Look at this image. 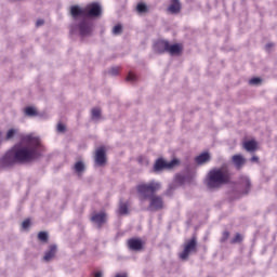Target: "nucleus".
<instances>
[{"label": "nucleus", "mask_w": 277, "mask_h": 277, "mask_svg": "<svg viewBox=\"0 0 277 277\" xmlns=\"http://www.w3.org/2000/svg\"><path fill=\"white\" fill-rule=\"evenodd\" d=\"M12 148L17 163H31L42 157V143L40 137L34 134L22 135L21 143Z\"/></svg>", "instance_id": "f257e3e1"}, {"label": "nucleus", "mask_w": 277, "mask_h": 277, "mask_svg": "<svg viewBox=\"0 0 277 277\" xmlns=\"http://www.w3.org/2000/svg\"><path fill=\"white\" fill-rule=\"evenodd\" d=\"M230 183V170L228 166L223 164L221 168H214L209 171L207 177L208 189H219L222 185Z\"/></svg>", "instance_id": "f03ea898"}, {"label": "nucleus", "mask_w": 277, "mask_h": 277, "mask_svg": "<svg viewBox=\"0 0 277 277\" xmlns=\"http://www.w3.org/2000/svg\"><path fill=\"white\" fill-rule=\"evenodd\" d=\"M94 32V23L88 17L80 18L69 26V34L78 35L80 38H90Z\"/></svg>", "instance_id": "7ed1b4c3"}, {"label": "nucleus", "mask_w": 277, "mask_h": 277, "mask_svg": "<svg viewBox=\"0 0 277 277\" xmlns=\"http://www.w3.org/2000/svg\"><path fill=\"white\" fill-rule=\"evenodd\" d=\"M159 189H161V183L153 180L147 184H138L136 186V192L137 194H140L141 198H143V200H148L150 198H153V196H155V194H157V192H159Z\"/></svg>", "instance_id": "20e7f679"}, {"label": "nucleus", "mask_w": 277, "mask_h": 277, "mask_svg": "<svg viewBox=\"0 0 277 277\" xmlns=\"http://www.w3.org/2000/svg\"><path fill=\"white\" fill-rule=\"evenodd\" d=\"M194 252H198V239L196 236H193L192 239L185 241L184 250L179 254V258L182 261H187L189 259V254Z\"/></svg>", "instance_id": "39448f33"}, {"label": "nucleus", "mask_w": 277, "mask_h": 277, "mask_svg": "<svg viewBox=\"0 0 277 277\" xmlns=\"http://www.w3.org/2000/svg\"><path fill=\"white\" fill-rule=\"evenodd\" d=\"M18 163L16 160V155L14 154L13 147L9 149L1 158H0V171L8 170Z\"/></svg>", "instance_id": "423d86ee"}, {"label": "nucleus", "mask_w": 277, "mask_h": 277, "mask_svg": "<svg viewBox=\"0 0 277 277\" xmlns=\"http://www.w3.org/2000/svg\"><path fill=\"white\" fill-rule=\"evenodd\" d=\"M179 159H173L170 162L163 160V158H158L154 164V172H163V170H172L175 166H179Z\"/></svg>", "instance_id": "0eeeda50"}, {"label": "nucleus", "mask_w": 277, "mask_h": 277, "mask_svg": "<svg viewBox=\"0 0 277 277\" xmlns=\"http://www.w3.org/2000/svg\"><path fill=\"white\" fill-rule=\"evenodd\" d=\"M84 10L87 18H96V16H101V14H103V8H101V4L96 2L89 4Z\"/></svg>", "instance_id": "6e6552de"}, {"label": "nucleus", "mask_w": 277, "mask_h": 277, "mask_svg": "<svg viewBox=\"0 0 277 277\" xmlns=\"http://www.w3.org/2000/svg\"><path fill=\"white\" fill-rule=\"evenodd\" d=\"M94 161L97 168H105V166H107V154H105V148L101 147L95 151Z\"/></svg>", "instance_id": "1a4fd4ad"}, {"label": "nucleus", "mask_w": 277, "mask_h": 277, "mask_svg": "<svg viewBox=\"0 0 277 277\" xmlns=\"http://www.w3.org/2000/svg\"><path fill=\"white\" fill-rule=\"evenodd\" d=\"M149 200L148 211H161V209H163V198H161V196L154 195Z\"/></svg>", "instance_id": "9d476101"}, {"label": "nucleus", "mask_w": 277, "mask_h": 277, "mask_svg": "<svg viewBox=\"0 0 277 277\" xmlns=\"http://www.w3.org/2000/svg\"><path fill=\"white\" fill-rule=\"evenodd\" d=\"M70 14L74 19V23H77V21H81V18H87L85 9H82L78 4L70 6Z\"/></svg>", "instance_id": "9b49d317"}, {"label": "nucleus", "mask_w": 277, "mask_h": 277, "mask_svg": "<svg viewBox=\"0 0 277 277\" xmlns=\"http://www.w3.org/2000/svg\"><path fill=\"white\" fill-rule=\"evenodd\" d=\"M128 248L132 252H141L144 249V241L140 238H130L128 240Z\"/></svg>", "instance_id": "f8f14e48"}, {"label": "nucleus", "mask_w": 277, "mask_h": 277, "mask_svg": "<svg viewBox=\"0 0 277 277\" xmlns=\"http://www.w3.org/2000/svg\"><path fill=\"white\" fill-rule=\"evenodd\" d=\"M91 222L96 224L97 228H103V224L107 222V214L105 212L95 213L92 215Z\"/></svg>", "instance_id": "ddd939ff"}, {"label": "nucleus", "mask_w": 277, "mask_h": 277, "mask_svg": "<svg viewBox=\"0 0 277 277\" xmlns=\"http://www.w3.org/2000/svg\"><path fill=\"white\" fill-rule=\"evenodd\" d=\"M56 254H57V245H51L48 251H45L44 253L43 261L45 263H51V261L54 260Z\"/></svg>", "instance_id": "4468645a"}, {"label": "nucleus", "mask_w": 277, "mask_h": 277, "mask_svg": "<svg viewBox=\"0 0 277 277\" xmlns=\"http://www.w3.org/2000/svg\"><path fill=\"white\" fill-rule=\"evenodd\" d=\"M170 42L166 40H159L154 44V51L155 53H159L160 55L163 53H168V47Z\"/></svg>", "instance_id": "2eb2a0df"}, {"label": "nucleus", "mask_w": 277, "mask_h": 277, "mask_svg": "<svg viewBox=\"0 0 277 277\" xmlns=\"http://www.w3.org/2000/svg\"><path fill=\"white\" fill-rule=\"evenodd\" d=\"M182 10L180 0H171V4L167 8L169 14H180Z\"/></svg>", "instance_id": "dca6fc26"}, {"label": "nucleus", "mask_w": 277, "mask_h": 277, "mask_svg": "<svg viewBox=\"0 0 277 277\" xmlns=\"http://www.w3.org/2000/svg\"><path fill=\"white\" fill-rule=\"evenodd\" d=\"M239 185L245 187L243 194H250V189L252 187V182H250V177L248 176H240Z\"/></svg>", "instance_id": "f3484780"}, {"label": "nucleus", "mask_w": 277, "mask_h": 277, "mask_svg": "<svg viewBox=\"0 0 277 277\" xmlns=\"http://www.w3.org/2000/svg\"><path fill=\"white\" fill-rule=\"evenodd\" d=\"M195 161L197 166H205V163L211 161V155L209 153H202L195 158Z\"/></svg>", "instance_id": "a211bd4d"}, {"label": "nucleus", "mask_w": 277, "mask_h": 277, "mask_svg": "<svg viewBox=\"0 0 277 277\" xmlns=\"http://www.w3.org/2000/svg\"><path fill=\"white\" fill-rule=\"evenodd\" d=\"M167 53H170V55H181V53H183V47L179 43L172 45L169 43Z\"/></svg>", "instance_id": "6ab92c4d"}, {"label": "nucleus", "mask_w": 277, "mask_h": 277, "mask_svg": "<svg viewBox=\"0 0 277 277\" xmlns=\"http://www.w3.org/2000/svg\"><path fill=\"white\" fill-rule=\"evenodd\" d=\"M232 161H233L234 166H236V168L239 169L246 163V158H243V156H241V155H234L232 157Z\"/></svg>", "instance_id": "aec40b11"}, {"label": "nucleus", "mask_w": 277, "mask_h": 277, "mask_svg": "<svg viewBox=\"0 0 277 277\" xmlns=\"http://www.w3.org/2000/svg\"><path fill=\"white\" fill-rule=\"evenodd\" d=\"M256 142L255 141H247L245 143V149L248 151V153H254V150H256Z\"/></svg>", "instance_id": "412c9836"}, {"label": "nucleus", "mask_w": 277, "mask_h": 277, "mask_svg": "<svg viewBox=\"0 0 277 277\" xmlns=\"http://www.w3.org/2000/svg\"><path fill=\"white\" fill-rule=\"evenodd\" d=\"M74 170L77 174H82V172H85V163H83V161H77L74 166Z\"/></svg>", "instance_id": "4be33fe9"}, {"label": "nucleus", "mask_w": 277, "mask_h": 277, "mask_svg": "<svg viewBox=\"0 0 277 277\" xmlns=\"http://www.w3.org/2000/svg\"><path fill=\"white\" fill-rule=\"evenodd\" d=\"M25 116H28V118H34L35 116H38V110L34 106H28L25 108Z\"/></svg>", "instance_id": "5701e85b"}, {"label": "nucleus", "mask_w": 277, "mask_h": 277, "mask_svg": "<svg viewBox=\"0 0 277 277\" xmlns=\"http://www.w3.org/2000/svg\"><path fill=\"white\" fill-rule=\"evenodd\" d=\"M128 214H129V205L124 202H120L119 215H128Z\"/></svg>", "instance_id": "b1692460"}, {"label": "nucleus", "mask_w": 277, "mask_h": 277, "mask_svg": "<svg viewBox=\"0 0 277 277\" xmlns=\"http://www.w3.org/2000/svg\"><path fill=\"white\" fill-rule=\"evenodd\" d=\"M136 12H138V14H146V12H148V5H146V3H138L136 5Z\"/></svg>", "instance_id": "393cba45"}, {"label": "nucleus", "mask_w": 277, "mask_h": 277, "mask_svg": "<svg viewBox=\"0 0 277 277\" xmlns=\"http://www.w3.org/2000/svg\"><path fill=\"white\" fill-rule=\"evenodd\" d=\"M122 31H123L122 24H117L113 28V36H120L122 35Z\"/></svg>", "instance_id": "a878e982"}, {"label": "nucleus", "mask_w": 277, "mask_h": 277, "mask_svg": "<svg viewBox=\"0 0 277 277\" xmlns=\"http://www.w3.org/2000/svg\"><path fill=\"white\" fill-rule=\"evenodd\" d=\"M38 239H39V241H42L43 243H47V241H49V233L39 232Z\"/></svg>", "instance_id": "bb28decb"}, {"label": "nucleus", "mask_w": 277, "mask_h": 277, "mask_svg": "<svg viewBox=\"0 0 277 277\" xmlns=\"http://www.w3.org/2000/svg\"><path fill=\"white\" fill-rule=\"evenodd\" d=\"M243 241V236L241 234L237 233L236 236L229 240V243L235 245V243H241Z\"/></svg>", "instance_id": "cd10ccee"}, {"label": "nucleus", "mask_w": 277, "mask_h": 277, "mask_svg": "<svg viewBox=\"0 0 277 277\" xmlns=\"http://www.w3.org/2000/svg\"><path fill=\"white\" fill-rule=\"evenodd\" d=\"M91 116L93 120L101 119V108H93L91 111Z\"/></svg>", "instance_id": "c85d7f7f"}, {"label": "nucleus", "mask_w": 277, "mask_h": 277, "mask_svg": "<svg viewBox=\"0 0 277 277\" xmlns=\"http://www.w3.org/2000/svg\"><path fill=\"white\" fill-rule=\"evenodd\" d=\"M229 237H230V232L228 230L223 232L222 237L220 238V243H226Z\"/></svg>", "instance_id": "c756f323"}, {"label": "nucleus", "mask_w": 277, "mask_h": 277, "mask_svg": "<svg viewBox=\"0 0 277 277\" xmlns=\"http://www.w3.org/2000/svg\"><path fill=\"white\" fill-rule=\"evenodd\" d=\"M126 81H130V83H135V81H137V76L130 71L126 78Z\"/></svg>", "instance_id": "7c9ffc66"}, {"label": "nucleus", "mask_w": 277, "mask_h": 277, "mask_svg": "<svg viewBox=\"0 0 277 277\" xmlns=\"http://www.w3.org/2000/svg\"><path fill=\"white\" fill-rule=\"evenodd\" d=\"M16 133H17L16 129H10L6 132V136H5L6 142H9V140H12V137H14Z\"/></svg>", "instance_id": "2f4dec72"}, {"label": "nucleus", "mask_w": 277, "mask_h": 277, "mask_svg": "<svg viewBox=\"0 0 277 277\" xmlns=\"http://www.w3.org/2000/svg\"><path fill=\"white\" fill-rule=\"evenodd\" d=\"M250 85H261L263 80L261 78H252L249 80Z\"/></svg>", "instance_id": "473e14b6"}, {"label": "nucleus", "mask_w": 277, "mask_h": 277, "mask_svg": "<svg viewBox=\"0 0 277 277\" xmlns=\"http://www.w3.org/2000/svg\"><path fill=\"white\" fill-rule=\"evenodd\" d=\"M29 226H31V221L29 219H26L25 221H23L22 228L27 230V228H29Z\"/></svg>", "instance_id": "72a5a7b5"}, {"label": "nucleus", "mask_w": 277, "mask_h": 277, "mask_svg": "<svg viewBox=\"0 0 277 277\" xmlns=\"http://www.w3.org/2000/svg\"><path fill=\"white\" fill-rule=\"evenodd\" d=\"M108 72L113 77H116L118 75V72H120V67H113Z\"/></svg>", "instance_id": "f704fd0d"}, {"label": "nucleus", "mask_w": 277, "mask_h": 277, "mask_svg": "<svg viewBox=\"0 0 277 277\" xmlns=\"http://www.w3.org/2000/svg\"><path fill=\"white\" fill-rule=\"evenodd\" d=\"M57 131H58V133H65L66 132V126H64V123H58L57 124Z\"/></svg>", "instance_id": "c9c22d12"}, {"label": "nucleus", "mask_w": 277, "mask_h": 277, "mask_svg": "<svg viewBox=\"0 0 277 277\" xmlns=\"http://www.w3.org/2000/svg\"><path fill=\"white\" fill-rule=\"evenodd\" d=\"M174 189H175L174 185H169V188L166 192V196H172Z\"/></svg>", "instance_id": "e433bc0d"}, {"label": "nucleus", "mask_w": 277, "mask_h": 277, "mask_svg": "<svg viewBox=\"0 0 277 277\" xmlns=\"http://www.w3.org/2000/svg\"><path fill=\"white\" fill-rule=\"evenodd\" d=\"M42 25H44V19H38L36 23L37 27H42Z\"/></svg>", "instance_id": "4c0bfd02"}, {"label": "nucleus", "mask_w": 277, "mask_h": 277, "mask_svg": "<svg viewBox=\"0 0 277 277\" xmlns=\"http://www.w3.org/2000/svg\"><path fill=\"white\" fill-rule=\"evenodd\" d=\"M176 181H179V183H183L185 177L183 175H176Z\"/></svg>", "instance_id": "58836bf2"}, {"label": "nucleus", "mask_w": 277, "mask_h": 277, "mask_svg": "<svg viewBox=\"0 0 277 277\" xmlns=\"http://www.w3.org/2000/svg\"><path fill=\"white\" fill-rule=\"evenodd\" d=\"M272 47H274V43H267L265 45L266 51H269L272 49Z\"/></svg>", "instance_id": "ea45409f"}, {"label": "nucleus", "mask_w": 277, "mask_h": 277, "mask_svg": "<svg viewBox=\"0 0 277 277\" xmlns=\"http://www.w3.org/2000/svg\"><path fill=\"white\" fill-rule=\"evenodd\" d=\"M94 277H103V272L98 271L94 274Z\"/></svg>", "instance_id": "a19ab883"}, {"label": "nucleus", "mask_w": 277, "mask_h": 277, "mask_svg": "<svg viewBox=\"0 0 277 277\" xmlns=\"http://www.w3.org/2000/svg\"><path fill=\"white\" fill-rule=\"evenodd\" d=\"M251 161L254 162V161H259V157L258 156H253L251 157Z\"/></svg>", "instance_id": "79ce46f5"}, {"label": "nucleus", "mask_w": 277, "mask_h": 277, "mask_svg": "<svg viewBox=\"0 0 277 277\" xmlns=\"http://www.w3.org/2000/svg\"><path fill=\"white\" fill-rule=\"evenodd\" d=\"M2 135H3V134H2V132L0 131V144H1V142H2V138H1Z\"/></svg>", "instance_id": "37998d69"}]
</instances>
